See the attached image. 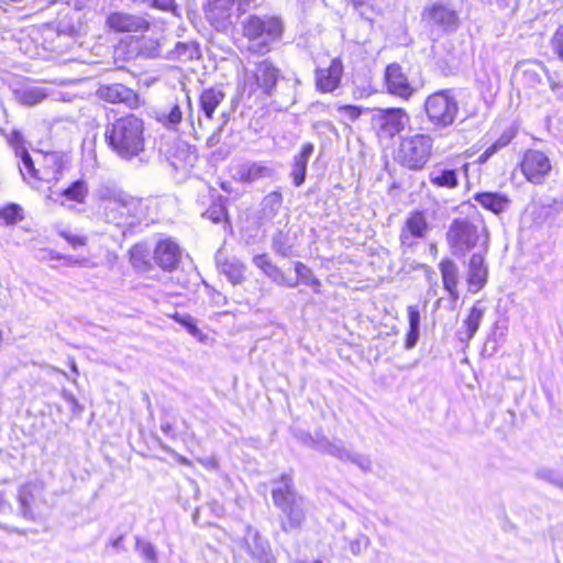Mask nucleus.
Segmentation results:
<instances>
[{"label":"nucleus","mask_w":563,"mask_h":563,"mask_svg":"<svg viewBox=\"0 0 563 563\" xmlns=\"http://www.w3.org/2000/svg\"><path fill=\"white\" fill-rule=\"evenodd\" d=\"M410 115L405 108H377L371 118V129L378 140L390 141L405 131Z\"/></svg>","instance_id":"obj_9"},{"label":"nucleus","mask_w":563,"mask_h":563,"mask_svg":"<svg viewBox=\"0 0 563 563\" xmlns=\"http://www.w3.org/2000/svg\"><path fill=\"white\" fill-rule=\"evenodd\" d=\"M314 151V145L311 142L303 143L299 152L295 155L292 164L307 167L308 161Z\"/></svg>","instance_id":"obj_38"},{"label":"nucleus","mask_w":563,"mask_h":563,"mask_svg":"<svg viewBox=\"0 0 563 563\" xmlns=\"http://www.w3.org/2000/svg\"><path fill=\"white\" fill-rule=\"evenodd\" d=\"M282 511L287 517V521L285 523H283V530L284 531L297 529V528L300 527L302 518H303V514H302L301 510H299L296 507V505L291 506V507H289L287 509H283Z\"/></svg>","instance_id":"obj_34"},{"label":"nucleus","mask_w":563,"mask_h":563,"mask_svg":"<svg viewBox=\"0 0 563 563\" xmlns=\"http://www.w3.org/2000/svg\"><path fill=\"white\" fill-rule=\"evenodd\" d=\"M339 113H342L346 119L351 122H355L361 118L363 113L367 111V109L357 104H341L336 108Z\"/></svg>","instance_id":"obj_36"},{"label":"nucleus","mask_w":563,"mask_h":563,"mask_svg":"<svg viewBox=\"0 0 563 563\" xmlns=\"http://www.w3.org/2000/svg\"><path fill=\"white\" fill-rule=\"evenodd\" d=\"M473 199L485 210L494 214L505 212L510 206V198L506 194L496 191H479L473 196Z\"/></svg>","instance_id":"obj_23"},{"label":"nucleus","mask_w":563,"mask_h":563,"mask_svg":"<svg viewBox=\"0 0 563 563\" xmlns=\"http://www.w3.org/2000/svg\"><path fill=\"white\" fill-rule=\"evenodd\" d=\"M106 26L114 33H136L147 31L150 22L137 15L115 11L107 16Z\"/></svg>","instance_id":"obj_17"},{"label":"nucleus","mask_w":563,"mask_h":563,"mask_svg":"<svg viewBox=\"0 0 563 563\" xmlns=\"http://www.w3.org/2000/svg\"><path fill=\"white\" fill-rule=\"evenodd\" d=\"M443 289L448 292L452 302L460 298L459 284L460 275L457 265L450 257H443L438 265Z\"/></svg>","instance_id":"obj_20"},{"label":"nucleus","mask_w":563,"mask_h":563,"mask_svg":"<svg viewBox=\"0 0 563 563\" xmlns=\"http://www.w3.org/2000/svg\"><path fill=\"white\" fill-rule=\"evenodd\" d=\"M253 263L255 264V266L261 269L265 275H268L269 272L272 271V268L274 267V263L273 261L271 260V257L268 256V254L266 253H263V254H258V255H255L253 257Z\"/></svg>","instance_id":"obj_43"},{"label":"nucleus","mask_w":563,"mask_h":563,"mask_svg":"<svg viewBox=\"0 0 563 563\" xmlns=\"http://www.w3.org/2000/svg\"><path fill=\"white\" fill-rule=\"evenodd\" d=\"M278 78L279 69L273 62L263 59L256 63L249 81L251 92L269 96L275 89Z\"/></svg>","instance_id":"obj_15"},{"label":"nucleus","mask_w":563,"mask_h":563,"mask_svg":"<svg viewBox=\"0 0 563 563\" xmlns=\"http://www.w3.org/2000/svg\"><path fill=\"white\" fill-rule=\"evenodd\" d=\"M484 316V309L479 301H476L468 310L463 320L462 328L457 332V338L462 342L471 341L477 332Z\"/></svg>","instance_id":"obj_26"},{"label":"nucleus","mask_w":563,"mask_h":563,"mask_svg":"<svg viewBox=\"0 0 563 563\" xmlns=\"http://www.w3.org/2000/svg\"><path fill=\"white\" fill-rule=\"evenodd\" d=\"M170 319L176 323L183 325L190 335L196 338L199 342H206L208 336L197 325V321L190 314H180L178 312L172 313Z\"/></svg>","instance_id":"obj_29"},{"label":"nucleus","mask_w":563,"mask_h":563,"mask_svg":"<svg viewBox=\"0 0 563 563\" xmlns=\"http://www.w3.org/2000/svg\"><path fill=\"white\" fill-rule=\"evenodd\" d=\"M272 498L274 505L280 510L296 505V490L291 484L273 489Z\"/></svg>","instance_id":"obj_28"},{"label":"nucleus","mask_w":563,"mask_h":563,"mask_svg":"<svg viewBox=\"0 0 563 563\" xmlns=\"http://www.w3.org/2000/svg\"><path fill=\"white\" fill-rule=\"evenodd\" d=\"M197 161L195 147L188 144H181L175 147L170 154V163L176 169H184L192 166Z\"/></svg>","instance_id":"obj_27"},{"label":"nucleus","mask_w":563,"mask_h":563,"mask_svg":"<svg viewBox=\"0 0 563 563\" xmlns=\"http://www.w3.org/2000/svg\"><path fill=\"white\" fill-rule=\"evenodd\" d=\"M141 556L148 563H156L157 555L155 548L150 543H144L139 547Z\"/></svg>","instance_id":"obj_46"},{"label":"nucleus","mask_w":563,"mask_h":563,"mask_svg":"<svg viewBox=\"0 0 563 563\" xmlns=\"http://www.w3.org/2000/svg\"><path fill=\"white\" fill-rule=\"evenodd\" d=\"M146 125L135 113H124L104 125L103 141L111 153L122 161H132L146 150Z\"/></svg>","instance_id":"obj_2"},{"label":"nucleus","mask_w":563,"mask_h":563,"mask_svg":"<svg viewBox=\"0 0 563 563\" xmlns=\"http://www.w3.org/2000/svg\"><path fill=\"white\" fill-rule=\"evenodd\" d=\"M484 233V228L468 218L454 219L445 233V241L453 254L464 255L475 249Z\"/></svg>","instance_id":"obj_8"},{"label":"nucleus","mask_w":563,"mask_h":563,"mask_svg":"<svg viewBox=\"0 0 563 563\" xmlns=\"http://www.w3.org/2000/svg\"><path fill=\"white\" fill-rule=\"evenodd\" d=\"M101 206L107 221L123 228L140 224L147 213L143 199L124 190L103 195Z\"/></svg>","instance_id":"obj_5"},{"label":"nucleus","mask_w":563,"mask_h":563,"mask_svg":"<svg viewBox=\"0 0 563 563\" xmlns=\"http://www.w3.org/2000/svg\"><path fill=\"white\" fill-rule=\"evenodd\" d=\"M493 147H495V150L498 152L503 148H505L506 146L503 145V143L498 142V140H496L495 142H493L490 144Z\"/></svg>","instance_id":"obj_57"},{"label":"nucleus","mask_w":563,"mask_h":563,"mask_svg":"<svg viewBox=\"0 0 563 563\" xmlns=\"http://www.w3.org/2000/svg\"><path fill=\"white\" fill-rule=\"evenodd\" d=\"M487 279L488 266L485 263V254H472L467 264L466 272V284L468 292H479L486 286Z\"/></svg>","instance_id":"obj_19"},{"label":"nucleus","mask_w":563,"mask_h":563,"mask_svg":"<svg viewBox=\"0 0 563 563\" xmlns=\"http://www.w3.org/2000/svg\"><path fill=\"white\" fill-rule=\"evenodd\" d=\"M22 219V208L19 205L9 203L0 208V223L4 225H12Z\"/></svg>","instance_id":"obj_32"},{"label":"nucleus","mask_w":563,"mask_h":563,"mask_svg":"<svg viewBox=\"0 0 563 563\" xmlns=\"http://www.w3.org/2000/svg\"><path fill=\"white\" fill-rule=\"evenodd\" d=\"M14 156L19 159L18 168L25 183L33 187L56 184L63 178L66 168L65 155L58 151L34 150L31 154L20 131H12L7 137Z\"/></svg>","instance_id":"obj_1"},{"label":"nucleus","mask_w":563,"mask_h":563,"mask_svg":"<svg viewBox=\"0 0 563 563\" xmlns=\"http://www.w3.org/2000/svg\"><path fill=\"white\" fill-rule=\"evenodd\" d=\"M433 140L429 134L416 133L400 140L396 159L411 170H419L429 162L432 153Z\"/></svg>","instance_id":"obj_6"},{"label":"nucleus","mask_w":563,"mask_h":563,"mask_svg":"<svg viewBox=\"0 0 563 563\" xmlns=\"http://www.w3.org/2000/svg\"><path fill=\"white\" fill-rule=\"evenodd\" d=\"M267 276L280 286L296 287L298 285L297 280L287 278L284 272L276 265H274V267L272 268Z\"/></svg>","instance_id":"obj_41"},{"label":"nucleus","mask_w":563,"mask_h":563,"mask_svg":"<svg viewBox=\"0 0 563 563\" xmlns=\"http://www.w3.org/2000/svg\"><path fill=\"white\" fill-rule=\"evenodd\" d=\"M51 260H64L69 265L86 266L88 261L85 257H71L62 253L49 251Z\"/></svg>","instance_id":"obj_44"},{"label":"nucleus","mask_w":563,"mask_h":563,"mask_svg":"<svg viewBox=\"0 0 563 563\" xmlns=\"http://www.w3.org/2000/svg\"><path fill=\"white\" fill-rule=\"evenodd\" d=\"M307 283L313 285V286H320V280L317 279L316 277H313V275L311 274V276L309 278H307Z\"/></svg>","instance_id":"obj_56"},{"label":"nucleus","mask_w":563,"mask_h":563,"mask_svg":"<svg viewBox=\"0 0 563 563\" xmlns=\"http://www.w3.org/2000/svg\"><path fill=\"white\" fill-rule=\"evenodd\" d=\"M139 41H140V37L130 36V37H128V40L124 43L131 45L132 43H137Z\"/></svg>","instance_id":"obj_59"},{"label":"nucleus","mask_w":563,"mask_h":563,"mask_svg":"<svg viewBox=\"0 0 563 563\" xmlns=\"http://www.w3.org/2000/svg\"><path fill=\"white\" fill-rule=\"evenodd\" d=\"M162 430L165 433H168L172 430V426L170 424H164V426H162Z\"/></svg>","instance_id":"obj_60"},{"label":"nucleus","mask_w":563,"mask_h":563,"mask_svg":"<svg viewBox=\"0 0 563 563\" xmlns=\"http://www.w3.org/2000/svg\"><path fill=\"white\" fill-rule=\"evenodd\" d=\"M122 45H123V42L121 41V42L119 43V48H122Z\"/></svg>","instance_id":"obj_61"},{"label":"nucleus","mask_w":563,"mask_h":563,"mask_svg":"<svg viewBox=\"0 0 563 563\" xmlns=\"http://www.w3.org/2000/svg\"><path fill=\"white\" fill-rule=\"evenodd\" d=\"M429 181L435 188L453 190L459 187V172L456 168L437 164L429 173Z\"/></svg>","instance_id":"obj_25"},{"label":"nucleus","mask_w":563,"mask_h":563,"mask_svg":"<svg viewBox=\"0 0 563 563\" xmlns=\"http://www.w3.org/2000/svg\"><path fill=\"white\" fill-rule=\"evenodd\" d=\"M516 134H517L516 129L510 128V129L504 131L497 140H498V142L503 143L504 146L507 147L512 142Z\"/></svg>","instance_id":"obj_50"},{"label":"nucleus","mask_w":563,"mask_h":563,"mask_svg":"<svg viewBox=\"0 0 563 563\" xmlns=\"http://www.w3.org/2000/svg\"><path fill=\"white\" fill-rule=\"evenodd\" d=\"M344 64L340 56L330 58L328 65L319 64L313 70L316 90L321 95L332 93L342 85Z\"/></svg>","instance_id":"obj_13"},{"label":"nucleus","mask_w":563,"mask_h":563,"mask_svg":"<svg viewBox=\"0 0 563 563\" xmlns=\"http://www.w3.org/2000/svg\"><path fill=\"white\" fill-rule=\"evenodd\" d=\"M159 121L167 128L178 125L183 121V111L179 104H174L169 112Z\"/></svg>","instance_id":"obj_39"},{"label":"nucleus","mask_w":563,"mask_h":563,"mask_svg":"<svg viewBox=\"0 0 563 563\" xmlns=\"http://www.w3.org/2000/svg\"><path fill=\"white\" fill-rule=\"evenodd\" d=\"M58 235L64 239L73 250L86 247L89 243V238L86 234L64 230L59 231Z\"/></svg>","instance_id":"obj_33"},{"label":"nucleus","mask_w":563,"mask_h":563,"mask_svg":"<svg viewBox=\"0 0 563 563\" xmlns=\"http://www.w3.org/2000/svg\"><path fill=\"white\" fill-rule=\"evenodd\" d=\"M269 172L271 170L267 166L260 163H252L242 169L240 178L242 181L252 183L266 177Z\"/></svg>","instance_id":"obj_31"},{"label":"nucleus","mask_w":563,"mask_h":563,"mask_svg":"<svg viewBox=\"0 0 563 563\" xmlns=\"http://www.w3.org/2000/svg\"><path fill=\"white\" fill-rule=\"evenodd\" d=\"M222 271L233 284L244 279V265L240 262H227L222 265Z\"/></svg>","instance_id":"obj_35"},{"label":"nucleus","mask_w":563,"mask_h":563,"mask_svg":"<svg viewBox=\"0 0 563 563\" xmlns=\"http://www.w3.org/2000/svg\"><path fill=\"white\" fill-rule=\"evenodd\" d=\"M369 543L368 537L361 534L349 542L347 549L352 555L358 556L367 550Z\"/></svg>","instance_id":"obj_37"},{"label":"nucleus","mask_w":563,"mask_h":563,"mask_svg":"<svg viewBox=\"0 0 563 563\" xmlns=\"http://www.w3.org/2000/svg\"><path fill=\"white\" fill-rule=\"evenodd\" d=\"M547 70L545 65L537 59H526L517 65V82L520 89L526 92H536L542 86V73Z\"/></svg>","instance_id":"obj_16"},{"label":"nucleus","mask_w":563,"mask_h":563,"mask_svg":"<svg viewBox=\"0 0 563 563\" xmlns=\"http://www.w3.org/2000/svg\"><path fill=\"white\" fill-rule=\"evenodd\" d=\"M307 167L291 164V173L290 176L292 178V183L296 187H300L306 180Z\"/></svg>","instance_id":"obj_45"},{"label":"nucleus","mask_w":563,"mask_h":563,"mask_svg":"<svg viewBox=\"0 0 563 563\" xmlns=\"http://www.w3.org/2000/svg\"><path fill=\"white\" fill-rule=\"evenodd\" d=\"M422 21L431 29L442 32L453 31L459 26L460 19L456 11L441 2L427 5L421 13Z\"/></svg>","instance_id":"obj_14"},{"label":"nucleus","mask_w":563,"mask_h":563,"mask_svg":"<svg viewBox=\"0 0 563 563\" xmlns=\"http://www.w3.org/2000/svg\"><path fill=\"white\" fill-rule=\"evenodd\" d=\"M523 178L532 185H543L552 173V162L541 150H526L517 165Z\"/></svg>","instance_id":"obj_11"},{"label":"nucleus","mask_w":563,"mask_h":563,"mask_svg":"<svg viewBox=\"0 0 563 563\" xmlns=\"http://www.w3.org/2000/svg\"><path fill=\"white\" fill-rule=\"evenodd\" d=\"M423 107L428 120L437 128L451 125L459 113V103L452 89H440L430 93Z\"/></svg>","instance_id":"obj_7"},{"label":"nucleus","mask_w":563,"mask_h":563,"mask_svg":"<svg viewBox=\"0 0 563 563\" xmlns=\"http://www.w3.org/2000/svg\"><path fill=\"white\" fill-rule=\"evenodd\" d=\"M383 85L389 96L409 100L417 91L408 73L399 63H389L386 65L383 75Z\"/></svg>","instance_id":"obj_12"},{"label":"nucleus","mask_w":563,"mask_h":563,"mask_svg":"<svg viewBox=\"0 0 563 563\" xmlns=\"http://www.w3.org/2000/svg\"><path fill=\"white\" fill-rule=\"evenodd\" d=\"M354 8L363 7L367 0H350Z\"/></svg>","instance_id":"obj_55"},{"label":"nucleus","mask_w":563,"mask_h":563,"mask_svg":"<svg viewBox=\"0 0 563 563\" xmlns=\"http://www.w3.org/2000/svg\"><path fill=\"white\" fill-rule=\"evenodd\" d=\"M432 227L428 220L427 211L421 209L411 210L402 221L399 231V246L404 252L412 251L418 244L426 240Z\"/></svg>","instance_id":"obj_10"},{"label":"nucleus","mask_w":563,"mask_h":563,"mask_svg":"<svg viewBox=\"0 0 563 563\" xmlns=\"http://www.w3.org/2000/svg\"><path fill=\"white\" fill-rule=\"evenodd\" d=\"M97 95L106 102L123 103L129 108H136L140 103L136 91L122 84L102 85L98 88Z\"/></svg>","instance_id":"obj_18"},{"label":"nucleus","mask_w":563,"mask_h":563,"mask_svg":"<svg viewBox=\"0 0 563 563\" xmlns=\"http://www.w3.org/2000/svg\"><path fill=\"white\" fill-rule=\"evenodd\" d=\"M267 276L280 286L296 287L298 285L297 280L287 278L284 272L276 265H274V267L272 268Z\"/></svg>","instance_id":"obj_42"},{"label":"nucleus","mask_w":563,"mask_h":563,"mask_svg":"<svg viewBox=\"0 0 563 563\" xmlns=\"http://www.w3.org/2000/svg\"><path fill=\"white\" fill-rule=\"evenodd\" d=\"M176 461L183 465H186V466H190L191 465V461L185 456H181V455H177L176 456Z\"/></svg>","instance_id":"obj_54"},{"label":"nucleus","mask_w":563,"mask_h":563,"mask_svg":"<svg viewBox=\"0 0 563 563\" xmlns=\"http://www.w3.org/2000/svg\"><path fill=\"white\" fill-rule=\"evenodd\" d=\"M497 151L495 147L489 145L477 158V164L483 165L485 164L494 154H496Z\"/></svg>","instance_id":"obj_52"},{"label":"nucleus","mask_w":563,"mask_h":563,"mask_svg":"<svg viewBox=\"0 0 563 563\" xmlns=\"http://www.w3.org/2000/svg\"><path fill=\"white\" fill-rule=\"evenodd\" d=\"M203 217L217 224L229 223L230 221L228 209L222 199L213 201L203 212Z\"/></svg>","instance_id":"obj_30"},{"label":"nucleus","mask_w":563,"mask_h":563,"mask_svg":"<svg viewBox=\"0 0 563 563\" xmlns=\"http://www.w3.org/2000/svg\"><path fill=\"white\" fill-rule=\"evenodd\" d=\"M152 7L162 11H174L177 8L175 0H152Z\"/></svg>","instance_id":"obj_49"},{"label":"nucleus","mask_w":563,"mask_h":563,"mask_svg":"<svg viewBox=\"0 0 563 563\" xmlns=\"http://www.w3.org/2000/svg\"><path fill=\"white\" fill-rule=\"evenodd\" d=\"M285 26L275 14H250L240 23V35L246 41L245 52L253 56L268 54L280 42Z\"/></svg>","instance_id":"obj_4"},{"label":"nucleus","mask_w":563,"mask_h":563,"mask_svg":"<svg viewBox=\"0 0 563 563\" xmlns=\"http://www.w3.org/2000/svg\"><path fill=\"white\" fill-rule=\"evenodd\" d=\"M89 187L87 181L82 179L70 183L65 189L60 190L57 196L62 206L68 208L76 205H84L87 201Z\"/></svg>","instance_id":"obj_24"},{"label":"nucleus","mask_w":563,"mask_h":563,"mask_svg":"<svg viewBox=\"0 0 563 563\" xmlns=\"http://www.w3.org/2000/svg\"><path fill=\"white\" fill-rule=\"evenodd\" d=\"M268 198H271L274 202L280 203L283 196L279 191H273L268 195Z\"/></svg>","instance_id":"obj_53"},{"label":"nucleus","mask_w":563,"mask_h":563,"mask_svg":"<svg viewBox=\"0 0 563 563\" xmlns=\"http://www.w3.org/2000/svg\"><path fill=\"white\" fill-rule=\"evenodd\" d=\"M233 1L238 3L239 8H241L242 5H247L253 0H233Z\"/></svg>","instance_id":"obj_58"},{"label":"nucleus","mask_w":563,"mask_h":563,"mask_svg":"<svg viewBox=\"0 0 563 563\" xmlns=\"http://www.w3.org/2000/svg\"><path fill=\"white\" fill-rule=\"evenodd\" d=\"M181 253L177 240L166 236L156 241L152 254L146 242L134 243L128 251V258L137 272L146 273L157 267L164 273H172L178 268Z\"/></svg>","instance_id":"obj_3"},{"label":"nucleus","mask_w":563,"mask_h":563,"mask_svg":"<svg viewBox=\"0 0 563 563\" xmlns=\"http://www.w3.org/2000/svg\"><path fill=\"white\" fill-rule=\"evenodd\" d=\"M225 92L220 85L203 88L198 96V104L205 118L209 121L214 119L219 106L224 101Z\"/></svg>","instance_id":"obj_21"},{"label":"nucleus","mask_w":563,"mask_h":563,"mask_svg":"<svg viewBox=\"0 0 563 563\" xmlns=\"http://www.w3.org/2000/svg\"><path fill=\"white\" fill-rule=\"evenodd\" d=\"M233 4V0H207L206 18L216 27L223 26L230 21Z\"/></svg>","instance_id":"obj_22"},{"label":"nucleus","mask_w":563,"mask_h":563,"mask_svg":"<svg viewBox=\"0 0 563 563\" xmlns=\"http://www.w3.org/2000/svg\"><path fill=\"white\" fill-rule=\"evenodd\" d=\"M407 312H408L409 328L419 329V323H420L419 310L413 306H409L407 309Z\"/></svg>","instance_id":"obj_48"},{"label":"nucleus","mask_w":563,"mask_h":563,"mask_svg":"<svg viewBox=\"0 0 563 563\" xmlns=\"http://www.w3.org/2000/svg\"><path fill=\"white\" fill-rule=\"evenodd\" d=\"M551 47L559 59L563 62V25H559L550 40Z\"/></svg>","instance_id":"obj_40"},{"label":"nucleus","mask_w":563,"mask_h":563,"mask_svg":"<svg viewBox=\"0 0 563 563\" xmlns=\"http://www.w3.org/2000/svg\"><path fill=\"white\" fill-rule=\"evenodd\" d=\"M294 266L295 273L297 275V278L295 280H297L298 283L302 279L309 278L312 274L309 267L301 262H296Z\"/></svg>","instance_id":"obj_47"},{"label":"nucleus","mask_w":563,"mask_h":563,"mask_svg":"<svg viewBox=\"0 0 563 563\" xmlns=\"http://www.w3.org/2000/svg\"><path fill=\"white\" fill-rule=\"evenodd\" d=\"M418 335H419V329L409 328V330L406 333V347L407 349H411L415 346V344L417 343V340H418Z\"/></svg>","instance_id":"obj_51"}]
</instances>
